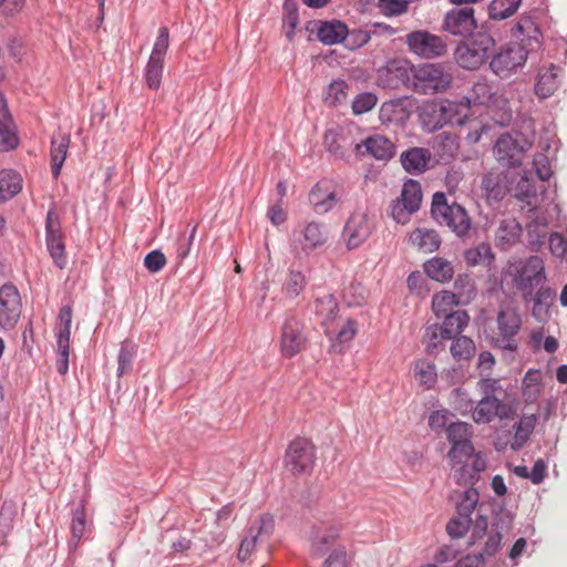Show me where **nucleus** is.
Segmentation results:
<instances>
[{
	"instance_id": "a211bd4d",
	"label": "nucleus",
	"mask_w": 567,
	"mask_h": 567,
	"mask_svg": "<svg viewBox=\"0 0 567 567\" xmlns=\"http://www.w3.org/2000/svg\"><path fill=\"white\" fill-rule=\"evenodd\" d=\"M420 120L426 131L433 132L445 124L463 125L465 123V115L460 116L457 109H422Z\"/></svg>"
},
{
	"instance_id": "f3484780",
	"label": "nucleus",
	"mask_w": 567,
	"mask_h": 567,
	"mask_svg": "<svg viewBox=\"0 0 567 567\" xmlns=\"http://www.w3.org/2000/svg\"><path fill=\"white\" fill-rule=\"evenodd\" d=\"M530 143L524 141L519 143L509 134H503L498 137L494 146V155L503 165L516 166L522 163L524 153L529 148Z\"/></svg>"
},
{
	"instance_id": "4c0bfd02",
	"label": "nucleus",
	"mask_w": 567,
	"mask_h": 567,
	"mask_svg": "<svg viewBox=\"0 0 567 567\" xmlns=\"http://www.w3.org/2000/svg\"><path fill=\"white\" fill-rule=\"evenodd\" d=\"M470 316L464 310L452 311L444 315L443 323L440 324L446 337L451 339L457 338L467 327Z\"/></svg>"
},
{
	"instance_id": "cd10ccee",
	"label": "nucleus",
	"mask_w": 567,
	"mask_h": 567,
	"mask_svg": "<svg viewBox=\"0 0 567 567\" xmlns=\"http://www.w3.org/2000/svg\"><path fill=\"white\" fill-rule=\"evenodd\" d=\"M465 100L466 106H501L502 102L486 82H476Z\"/></svg>"
},
{
	"instance_id": "2eb2a0df",
	"label": "nucleus",
	"mask_w": 567,
	"mask_h": 567,
	"mask_svg": "<svg viewBox=\"0 0 567 567\" xmlns=\"http://www.w3.org/2000/svg\"><path fill=\"white\" fill-rule=\"evenodd\" d=\"M21 316V298L17 288L12 285H3L0 288V326L3 329H12Z\"/></svg>"
},
{
	"instance_id": "412c9836",
	"label": "nucleus",
	"mask_w": 567,
	"mask_h": 567,
	"mask_svg": "<svg viewBox=\"0 0 567 567\" xmlns=\"http://www.w3.org/2000/svg\"><path fill=\"white\" fill-rule=\"evenodd\" d=\"M543 274V260L537 256H533L525 261L520 269L517 270L515 284L518 289L530 293L533 288L542 281Z\"/></svg>"
},
{
	"instance_id": "6e6d98bb",
	"label": "nucleus",
	"mask_w": 567,
	"mask_h": 567,
	"mask_svg": "<svg viewBox=\"0 0 567 567\" xmlns=\"http://www.w3.org/2000/svg\"><path fill=\"white\" fill-rule=\"evenodd\" d=\"M164 69V61H157L155 59H148L144 69V79L147 86L152 90L159 87L162 83V75Z\"/></svg>"
},
{
	"instance_id": "c756f323",
	"label": "nucleus",
	"mask_w": 567,
	"mask_h": 567,
	"mask_svg": "<svg viewBox=\"0 0 567 567\" xmlns=\"http://www.w3.org/2000/svg\"><path fill=\"white\" fill-rule=\"evenodd\" d=\"M544 391L543 374L540 370L529 369L522 382V396L526 404H534Z\"/></svg>"
},
{
	"instance_id": "6ab92c4d",
	"label": "nucleus",
	"mask_w": 567,
	"mask_h": 567,
	"mask_svg": "<svg viewBox=\"0 0 567 567\" xmlns=\"http://www.w3.org/2000/svg\"><path fill=\"white\" fill-rule=\"evenodd\" d=\"M274 528V518L270 515L260 516L250 526L248 535L241 540L238 549V559L245 561L248 559L256 547L257 540L262 536H268Z\"/></svg>"
},
{
	"instance_id": "a18cd8bd",
	"label": "nucleus",
	"mask_w": 567,
	"mask_h": 567,
	"mask_svg": "<svg viewBox=\"0 0 567 567\" xmlns=\"http://www.w3.org/2000/svg\"><path fill=\"white\" fill-rule=\"evenodd\" d=\"M306 286L307 278L305 274L290 268L282 287V292L287 298L295 299L305 290Z\"/></svg>"
},
{
	"instance_id": "7ed1b4c3",
	"label": "nucleus",
	"mask_w": 567,
	"mask_h": 567,
	"mask_svg": "<svg viewBox=\"0 0 567 567\" xmlns=\"http://www.w3.org/2000/svg\"><path fill=\"white\" fill-rule=\"evenodd\" d=\"M431 214L440 224L449 227L457 237H465L472 228L467 210L457 203H449L444 193H435L432 198Z\"/></svg>"
},
{
	"instance_id": "de8ad7c7",
	"label": "nucleus",
	"mask_w": 567,
	"mask_h": 567,
	"mask_svg": "<svg viewBox=\"0 0 567 567\" xmlns=\"http://www.w3.org/2000/svg\"><path fill=\"white\" fill-rule=\"evenodd\" d=\"M86 514L84 503L81 502L78 507L72 512V523H71V540L70 545L78 546L80 540L84 537L86 533Z\"/></svg>"
},
{
	"instance_id": "5701e85b",
	"label": "nucleus",
	"mask_w": 567,
	"mask_h": 567,
	"mask_svg": "<svg viewBox=\"0 0 567 567\" xmlns=\"http://www.w3.org/2000/svg\"><path fill=\"white\" fill-rule=\"evenodd\" d=\"M415 68L406 60L395 59L390 61L384 71L383 76L386 85L398 87L400 85H413V73Z\"/></svg>"
},
{
	"instance_id": "774afa93",
	"label": "nucleus",
	"mask_w": 567,
	"mask_h": 567,
	"mask_svg": "<svg viewBox=\"0 0 567 567\" xmlns=\"http://www.w3.org/2000/svg\"><path fill=\"white\" fill-rule=\"evenodd\" d=\"M548 246L550 252L559 259H563L567 254V240L559 233H553L549 236Z\"/></svg>"
},
{
	"instance_id": "bf43d9fd",
	"label": "nucleus",
	"mask_w": 567,
	"mask_h": 567,
	"mask_svg": "<svg viewBox=\"0 0 567 567\" xmlns=\"http://www.w3.org/2000/svg\"><path fill=\"white\" fill-rule=\"evenodd\" d=\"M454 287L457 290L456 296L464 303L470 302L476 295L474 281L467 275L458 276L454 282Z\"/></svg>"
},
{
	"instance_id": "4be33fe9",
	"label": "nucleus",
	"mask_w": 567,
	"mask_h": 567,
	"mask_svg": "<svg viewBox=\"0 0 567 567\" xmlns=\"http://www.w3.org/2000/svg\"><path fill=\"white\" fill-rule=\"evenodd\" d=\"M455 470V480L460 485H474L478 481L481 472L486 470V460L481 453H475L465 458L462 464H457Z\"/></svg>"
},
{
	"instance_id": "39448f33",
	"label": "nucleus",
	"mask_w": 567,
	"mask_h": 567,
	"mask_svg": "<svg viewBox=\"0 0 567 567\" xmlns=\"http://www.w3.org/2000/svg\"><path fill=\"white\" fill-rule=\"evenodd\" d=\"M472 437L473 431L470 423L458 421L446 427V439L451 444L447 458L452 468H455L457 464H462L465 458L473 454Z\"/></svg>"
},
{
	"instance_id": "aec40b11",
	"label": "nucleus",
	"mask_w": 567,
	"mask_h": 567,
	"mask_svg": "<svg viewBox=\"0 0 567 567\" xmlns=\"http://www.w3.org/2000/svg\"><path fill=\"white\" fill-rule=\"evenodd\" d=\"M47 246L54 264L63 269L66 265L65 248L63 237L60 230V224L50 212L47 216Z\"/></svg>"
},
{
	"instance_id": "f704fd0d",
	"label": "nucleus",
	"mask_w": 567,
	"mask_h": 567,
	"mask_svg": "<svg viewBox=\"0 0 567 567\" xmlns=\"http://www.w3.org/2000/svg\"><path fill=\"white\" fill-rule=\"evenodd\" d=\"M450 497L455 502V509L458 515L471 517L477 507L480 494L478 491L471 485L462 492L454 491Z\"/></svg>"
},
{
	"instance_id": "09e8293b",
	"label": "nucleus",
	"mask_w": 567,
	"mask_h": 567,
	"mask_svg": "<svg viewBox=\"0 0 567 567\" xmlns=\"http://www.w3.org/2000/svg\"><path fill=\"white\" fill-rule=\"evenodd\" d=\"M474 341L465 336L454 338L450 348L453 359L456 361H468L475 353Z\"/></svg>"
},
{
	"instance_id": "680f3d73",
	"label": "nucleus",
	"mask_w": 567,
	"mask_h": 567,
	"mask_svg": "<svg viewBox=\"0 0 567 567\" xmlns=\"http://www.w3.org/2000/svg\"><path fill=\"white\" fill-rule=\"evenodd\" d=\"M413 0H379L378 7L382 13L389 17L400 16L408 10Z\"/></svg>"
},
{
	"instance_id": "864d4df0",
	"label": "nucleus",
	"mask_w": 567,
	"mask_h": 567,
	"mask_svg": "<svg viewBox=\"0 0 567 567\" xmlns=\"http://www.w3.org/2000/svg\"><path fill=\"white\" fill-rule=\"evenodd\" d=\"M369 296V291L361 282L352 281L343 289V299L349 306L363 305Z\"/></svg>"
},
{
	"instance_id": "8fccbe9b",
	"label": "nucleus",
	"mask_w": 567,
	"mask_h": 567,
	"mask_svg": "<svg viewBox=\"0 0 567 567\" xmlns=\"http://www.w3.org/2000/svg\"><path fill=\"white\" fill-rule=\"evenodd\" d=\"M450 337L445 336L440 324L433 323L425 328L422 343L425 347L426 352L433 353L444 341L450 340Z\"/></svg>"
},
{
	"instance_id": "b1692460",
	"label": "nucleus",
	"mask_w": 567,
	"mask_h": 567,
	"mask_svg": "<svg viewBox=\"0 0 567 567\" xmlns=\"http://www.w3.org/2000/svg\"><path fill=\"white\" fill-rule=\"evenodd\" d=\"M328 240V233L324 227L318 223L311 221L305 226L299 237L295 240L296 248L303 252H309Z\"/></svg>"
},
{
	"instance_id": "473e14b6",
	"label": "nucleus",
	"mask_w": 567,
	"mask_h": 567,
	"mask_svg": "<svg viewBox=\"0 0 567 567\" xmlns=\"http://www.w3.org/2000/svg\"><path fill=\"white\" fill-rule=\"evenodd\" d=\"M70 145V136L66 134H55L51 140V171L54 178H58L63 163L66 158Z\"/></svg>"
},
{
	"instance_id": "052dcab7",
	"label": "nucleus",
	"mask_w": 567,
	"mask_h": 567,
	"mask_svg": "<svg viewBox=\"0 0 567 567\" xmlns=\"http://www.w3.org/2000/svg\"><path fill=\"white\" fill-rule=\"evenodd\" d=\"M169 47V31L166 27H161L158 29L157 38L152 49V53L150 55L151 59H155L157 61H164L166 52Z\"/></svg>"
},
{
	"instance_id": "f8f14e48",
	"label": "nucleus",
	"mask_w": 567,
	"mask_h": 567,
	"mask_svg": "<svg viewBox=\"0 0 567 567\" xmlns=\"http://www.w3.org/2000/svg\"><path fill=\"white\" fill-rule=\"evenodd\" d=\"M409 50L423 59L441 56L446 51L444 41L427 31H413L406 35Z\"/></svg>"
},
{
	"instance_id": "603ef678",
	"label": "nucleus",
	"mask_w": 567,
	"mask_h": 567,
	"mask_svg": "<svg viewBox=\"0 0 567 567\" xmlns=\"http://www.w3.org/2000/svg\"><path fill=\"white\" fill-rule=\"evenodd\" d=\"M348 84L342 80H337L330 83L326 91L324 103L328 106H339L347 102L348 99Z\"/></svg>"
},
{
	"instance_id": "37998d69",
	"label": "nucleus",
	"mask_w": 567,
	"mask_h": 567,
	"mask_svg": "<svg viewBox=\"0 0 567 567\" xmlns=\"http://www.w3.org/2000/svg\"><path fill=\"white\" fill-rule=\"evenodd\" d=\"M464 258L468 266L482 265L489 267L494 261V254L489 244L481 243L467 249L464 254Z\"/></svg>"
},
{
	"instance_id": "3c124183",
	"label": "nucleus",
	"mask_w": 567,
	"mask_h": 567,
	"mask_svg": "<svg viewBox=\"0 0 567 567\" xmlns=\"http://www.w3.org/2000/svg\"><path fill=\"white\" fill-rule=\"evenodd\" d=\"M358 333V323L353 319H347L339 328L334 341L331 343L333 352H342V344L350 342Z\"/></svg>"
},
{
	"instance_id": "13d9d810",
	"label": "nucleus",
	"mask_w": 567,
	"mask_h": 567,
	"mask_svg": "<svg viewBox=\"0 0 567 567\" xmlns=\"http://www.w3.org/2000/svg\"><path fill=\"white\" fill-rule=\"evenodd\" d=\"M472 525V517L461 516L457 513L449 520L446 525L447 534L453 538L463 537Z\"/></svg>"
},
{
	"instance_id": "7c9ffc66",
	"label": "nucleus",
	"mask_w": 567,
	"mask_h": 567,
	"mask_svg": "<svg viewBox=\"0 0 567 567\" xmlns=\"http://www.w3.org/2000/svg\"><path fill=\"white\" fill-rule=\"evenodd\" d=\"M410 244L423 252H433L441 246V237L434 229L416 228L409 236Z\"/></svg>"
},
{
	"instance_id": "1a4fd4ad",
	"label": "nucleus",
	"mask_w": 567,
	"mask_h": 567,
	"mask_svg": "<svg viewBox=\"0 0 567 567\" xmlns=\"http://www.w3.org/2000/svg\"><path fill=\"white\" fill-rule=\"evenodd\" d=\"M316 461V447L305 437L290 442L286 451V464L295 474H301L312 468Z\"/></svg>"
},
{
	"instance_id": "bb28decb",
	"label": "nucleus",
	"mask_w": 567,
	"mask_h": 567,
	"mask_svg": "<svg viewBox=\"0 0 567 567\" xmlns=\"http://www.w3.org/2000/svg\"><path fill=\"white\" fill-rule=\"evenodd\" d=\"M347 34V24L339 20L320 21L317 29V39L326 45L343 43Z\"/></svg>"
},
{
	"instance_id": "423d86ee",
	"label": "nucleus",
	"mask_w": 567,
	"mask_h": 567,
	"mask_svg": "<svg viewBox=\"0 0 567 567\" xmlns=\"http://www.w3.org/2000/svg\"><path fill=\"white\" fill-rule=\"evenodd\" d=\"M526 48L517 43H507L492 54L489 59V69L501 78H507L523 68L527 60Z\"/></svg>"
},
{
	"instance_id": "dca6fc26",
	"label": "nucleus",
	"mask_w": 567,
	"mask_h": 567,
	"mask_svg": "<svg viewBox=\"0 0 567 567\" xmlns=\"http://www.w3.org/2000/svg\"><path fill=\"white\" fill-rule=\"evenodd\" d=\"M474 13L472 7L453 9L444 18L443 29L453 35L468 37L477 28Z\"/></svg>"
},
{
	"instance_id": "0eeeda50",
	"label": "nucleus",
	"mask_w": 567,
	"mask_h": 567,
	"mask_svg": "<svg viewBox=\"0 0 567 567\" xmlns=\"http://www.w3.org/2000/svg\"><path fill=\"white\" fill-rule=\"evenodd\" d=\"M308 343L305 323L289 316L285 319L280 332V353L284 358L290 359L302 352Z\"/></svg>"
},
{
	"instance_id": "20e7f679",
	"label": "nucleus",
	"mask_w": 567,
	"mask_h": 567,
	"mask_svg": "<svg viewBox=\"0 0 567 567\" xmlns=\"http://www.w3.org/2000/svg\"><path fill=\"white\" fill-rule=\"evenodd\" d=\"M452 83V76L443 66L425 63L413 73V90L421 94H436L446 91Z\"/></svg>"
},
{
	"instance_id": "c03bdc74",
	"label": "nucleus",
	"mask_w": 567,
	"mask_h": 567,
	"mask_svg": "<svg viewBox=\"0 0 567 567\" xmlns=\"http://www.w3.org/2000/svg\"><path fill=\"white\" fill-rule=\"evenodd\" d=\"M463 303L455 292L442 290L432 298V310L437 317H442L452 312V309Z\"/></svg>"
},
{
	"instance_id": "c85d7f7f",
	"label": "nucleus",
	"mask_w": 567,
	"mask_h": 567,
	"mask_svg": "<svg viewBox=\"0 0 567 567\" xmlns=\"http://www.w3.org/2000/svg\"><path fill=\"white\" fill-rule=\"evenodd\" d=\"M423 269L429 278L441 284L451 281L455 272L452 261L439 256L426 260Z\"/></svg>"
},
{
	"instance_id": "a878e982",
	"label": "nucleus",
	"mask_w": 567,
	"mask_h": 567,
	"mask_svg": "<svg viewBox=\"0 0 567 567\" xmlns=\"http://www.w3.org/2000/svg\"><path fill=\"white\" fill-rule=\"evenodd\" d=\"M362 147H364V151L368 154L379 161H388L394 155L393 143L382 135L370 136L363 142V144L354 145L357 153L364 154V152H362Z\"/></svg>"
},
{
	"instance_id": "2f4dec72",
	"label": "nucleus",
	"mask_w": 567,
	"mask_h": 567,
	"mask_svg": "<svg viewBox=\"0 0 567 567\" xmlns=\"http://www.w3.org/2000/svg\"><path fill=\"white\" fill-rule=\"evenodd\" d=\"M339 312L338 301L332 295H324L316 299L315 313L321 319V324L326 327V334L330 336L331 331L329 324H331Z\"/></svg>"
},
{
	"instance_id": "5fc2aeb1",
	"label": "nucleus",
	"mask_w": 567,
	"mask_h": 567,
	"mask_svg": "<svg viewBox=\"0 0 567 567\" xmlns=\"http://www.w3.org/2000/svg\"><path fill=\"white\" fill-rule=\"evenodd\" d=\"M136 347L130 341L122 343L117 355V377H122L132 370Z\"/></svg>"
},
{
	"instance_id": "72a5a7b5",
	"label": "nucleus",
	"mask_w": 567,
	"mask_h": 567,
	"mask_svg": "<svg viewBox=\"0 0 567 567\" xmlns=\"http://www.w3.org/2000/svg\"><path fill=\"white\" fill-rule=\"evenodd\" d=\"M430 159V152L422 147H413L401 155L403 168L411 174H420L424 172Z\"/></svg>"
},
{
	"instance_id": "4468645a",
	"label": "nucleus",
	"mask_w": 567,
	"mask_h": 567,
	"mask_svg": "<svg viewBox=\"0 0 567 567\" xmlns=\"http://www.w3.org/2000/svg\"><path fill=\"white\" fill-rule=\"evenodd\" d=\"M511 35L519 40L518 45L526 48V52H533L542 47L543 33L532 14L524 13L511 29Z\"/></svg>"
},
{
	"instance_id": "f257e3e1",
	"label": "nucleus",
	"mask_w": 567,
	"mask_h": 567,
	"mask_svg": "<svg viewBox=\"0 0 567 567\" xmlns=\"http://www.w3.org/2000/svg\"><path fill=\"white\" fill-rule=\"evenodd\" d=\"M496 48V40L487 31H477L468 35V39L458 44L454 56L456 63L466 70L480 69L489 61Z\"/></svg>"
},
{
	"instance_id": "a19ab883",
	"label": "nucleus",
	"mask_w": 567,
	"mask_h": 567,
	"mask_svg": "<svg viewBox=\"0 0 567 567\" xmlns=\"http://www.w3.org/2000/svg\"><path fill=\"white\" fill-rule=\"evenodd\" d=\"M515 197L525 203L528 207H536L537 205V187L534 181L527 173L519 176L514 188Z\"/></svg>"
},
{
	"instance_id": "ddd939ff",
	"label": "nucleus",
	"mask_w": 567,
	"mask_h": 567,
	"mask_svg": "<svg viewBox=\"0 0 567 567\" xmlns=\"http://www.w3.org/2000/svg\"><path fill=\"white\" fill-rule=\"evenodd\" d=\"M515 414V408L502 401L497 396H483L473 410L472 417L477 424H486L495 417L499 420L511 419Z\"/></svg>"
},
{
	"instance_id": "9d476101",
	"label": "nucleus",
	"mask_w": 567,
	"mask_h": 567,
	"mask_svg": "<svg viewBox=\"0 0 567 567\" xmlns=\"http://www.w3.org/2000/svg\"><path fill=\"white\" fill-rule=\"evenodd\" d=\"M537 420V413H524L519 420L513 424L512 431L508 432L506 441H503L502 437L497 439L495 442V449L497 451H504L509 447L515 452L522 450L529 441Z\"/></svg>"
},
{
	"instance_id": "4d7b16f0",
	"label": "nucleus",
	"mask_w": 567,
	"mask_h": 567,
	"mask_svg": "<svg viewBox=\"0 0 567 567\" xmlns=\"http://www.w3.org/2000/svg\"><path fill=\"white\" fill-rule=\"evenodd\" d=\"M323 143L327 150L338 157H343L350 146L346 137L332 130L326 132Z\"/></svg>"
},
{
	"instance_id": "69168bd1",
	"label": "nucleus",
	"mask_w": 567,
	"mask_h": 567,
	"mask_svg": "<svg viewBox=\"0 0 567 567\" xmlns=\"http://www.w3.org/2000/svg\"><path fill=\"white\" fill-rule=\"evenodd\" d=\"M339 537V530L337 528H330L328 530H313L312 533V545L318 550L323 547L331 545Z\"/></svg>"
},
{
	"instance_id": "e433bc0d",
	"label": "nucleus",
	"mask_w": 567,
	"mask_h": 567,
	"mask_svg": "<svg viewBox=\"0 0 567 567\" xmlns=\"http://www.w3.org/2000/svg\"><path fill=\"white\" fill-rule=\"evenodd\" d=\"M520 233L522 227L515 218L503 219L496 230V244L506 249L519 239Z\"/></svg>"
},
{
	"instance_id": "338daca9",
	"label": "nucleus",
	"mask_w": 567,
	"mask_h": 567,
	"mask_svg": "<svg viewBox=\"0 0 567 567\" xmlns=\"http://www.w3.org/2000/svg\"><path fill=\"white\" fill-rule=\"evenodd\" d=\"M167 262L165 255L161 250H152L144 258V266L151 272H158Z\"/></svg>"
},
{
	"instance_id": "c9c22d12",
	"label": "nucleus",
	"mask_w": 567,
	"mask_h": 567,
	"mask_svg": "<svg viewBox=\"0 0 567 567\" xmlns=\"http://www.w3.org/2000/svg\"><path fill=\"white\" fill-rule=\"evenodd\" d=\"M19 145L16 125L7 109H0V152H8Z\"/></svg>"
},
{
	"instance_id": "393cba45",
	"label": "nucleus",
	"mask_w": 567,
	"mask_h": 567,
	"mask_svg": "<svg viewBox=\"0 0 567 567\" xmlns=\"http://www.w3.org/2000/svg\"><path fill=\"white\" fill-rule=\"evenodd\" d=\"M340 200V194L336 187L327 183H319L310 193V202L318 214L330 212Z\"/></svg>"
},
{
	"instance_id": "f03ea898",
	"label": "nucleus",
	"mask_w": 567,
	"mask_h": 567,
	"mask_svg": "<svg viewBox=\"0 0 567 567\" xmlns=\"http://www.w3.org/2000/svg\"><path fill=\"white\" fill-rule=\"evenodd\" d=\"M522 328V318L517 309L511 303L501 305L491 329L489 342L503 351L516 352L518 350V333Z\"/></svg>"
},
{
	"instance_id": "79ce46f5",
	"label": "nucleus",
	"mask_w": 567,
	"mask_h": 567,
	"mask_svg": "<svg viewBox=\"0 0 567 567\" xmlns=\"http://www.w3.org/2000/svg\"><path fill=\"white\" fill-rule=\"evenodd\" d=\"M522 4V0H492L488 4V18L502 21L514 16Z\"/></svg>"
},
{
	"instance_id": "49530a36",
	"label": "nucleus",
	"mask_w": 567,
	"mask_h": 567,
	"mask_svg": "<svg viewBox=\"0 0 567 567\" xmlns=\"http://www.w3.org/2000/svg\"><path fill=\"white\" fill-rule=\"evenodd\" d=\"M557 85V69L551 65L550 69L539 73L535 85V93L542 99L548 97L556 91Z\"/></svg>"
},
{
	"instance_id": "e2e57ef3",
	"label": "nucleus",
	"mask_w": 567,
	"mask_h": 567,
	"mask_svg": "<svg viewBox=\"0 0 567 567\" xmlns=\"http://www.w3.org/2000/svg\"><path fill=\"white\" fill-rule=\"evenodd\" d=\"M371 39L370 32L362 29H348L347 38H344V45L350 50H355L367 44Z\"/></svg>"
},
{
	"instance_id": "6e6552de",
	"label": "nucleus",
	"mask_w": 567,
	"mask_h": 567,
	"mask_svg": "<svg viewBox=\"0 0 567 567\" xmlns=\"http://www.w3.org/2000/svg\"><path fill=\"white\" fill-rule=\"evenodd\" d=\"M422 202V188L419 182L409 179L403 184L401 195L391 205V216L402 225L409 223Z\"/></svg>"
},
{
	"instance_id": "0e129e2a",
	"label": "nucleus",
	"mask_w": 567,
	"mask_h": 567,
	"mask_svg": "<svg viewBox=\"0 0 567 567\" xmlns=\"http://www.w3.org/2000/svg\"><path fill=\"white\" fill-rule=\"evenodd\" d=\"M16 512L11 508L2 507L0 512V544L7 543V537L13 529Z\"/></svg>"
},
{
	"instance_id": "ea45409f",
	"label": "nucleus",
	"mask_w": 567,
	"mask_h": 567,
	"mask_svg": "<svg viewBox=\"0 0 567 567\" xmlns=\"http://www.w3.org/2000/svg\"><path fill=\"white\" fill-rule=\"evenodd\" d=\"M413 375L424 389H432L437 381L436 367L426 359H419L414 362Z\"/></svg>"
},
{
	"instance_id": "9b49d317",
	"label": "nucleus",
	"mask_w": 567,
	"mask_h": 567,
	"mask_svg": "<svg viewBox=\"0 0 567 567\" xmlns=\"http://www.w3.org/2000/svg\"><path fill=\"white\" fill-rule=\"evenodd\" d=\"M373 228V219L365 212L357 210L352 213L342 231L347 248L355 249L361 246L370 237Z\"/></svg>"
},
{
	"instance_id": "58836bf2",
	"label": "nucleus",
	"mask_w": 567,
	"mask_h": 567,
	"mask_svg": "<svg viewBox=\"0 0 567 567\" xmlns=\"http://www.w3.org/2000/svg\"><path fill=\"white\" fill-rule=\"evenodd\" d=\"M22 189L21 176L11 169L0 171V202L8 200Z\"/></svg>"
}]
</instances>
